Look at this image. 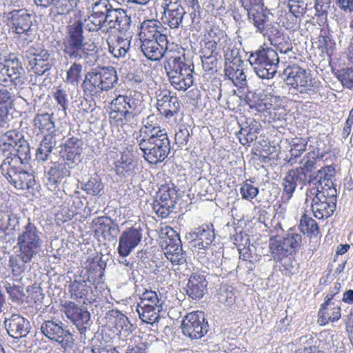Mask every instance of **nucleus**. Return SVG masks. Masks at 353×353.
I'll list each match as a JSON object with an SVG mask.
<instances>
[{
  "label": "nucleus",
  "instance_id": "a19ab883",
  "mask_svg": "<svg viewBox=\"0 0 353 353\" xmlns=\"http://www.w3.org/2000/svg\"><path fill=\"white\" fill-rule=\"evenodd\" d=\"M27 61L28 69L37 76H48L50 74V70L52 65L50 60L41 61L34 57H30V59H27Z\"/></svg>",
  "mask_w": 353,
  "mask_h": 353
},
{
  "label": "nucleus",
  "instance_id": "6ab92c4d",
  "mask_svg": "<svg viewBox=\"0 0 353 353\" xmlns=\"http://www.w3.org/2000/svg\"><path fill=\"white\" fill-rule=\"evenodd\" d=\"M143 238L142 229L134 225L124 230L119 240L117 251L120 256H128Z\"/></svg>",
  "mask_w": 353,
  "mask_h": 353
},
{
  "label": "nucleus",
  "instance_id": "f03ea898",
  "mask_svg": "<svg viewBox=\"0 0 353 353\" xmlns=\"http://www.w3.org/2000/svg\"><path fill=\"white\" fill-rule=\"evenodd\" d=\"M334 172L332 165H326L308 176L311 188L306 193L307 199L313 196L311 209L318 219L329 218L336 210L337 194L332 181Z\"/></svg>",
  "mask_w": 353,
  "mask_h": 353
},
{
  "label": "nucleus",
  "instance_id": "bf43d9fd",
  "mask_svg": "<svg viewBox=\"0 0 353 353\" xmlns=\"http://www.w3.org/2000/svg\"><path fill=\"white\" fill-rule=\"evenodd\" d=\"M201 57L208 58L209 57H219V52L217 48V43L214 40L204 41L201 44Z\"/></svg>",
  "mask_w": 353,
  "mask_h": 353
},
{
  "label": "nucleus",
  "instance_id": "37998d69",
  "mask_svg": "<svg viewBox=\"0 0 353 353\" xmlns=\"http://www.w3.org/2000/svg\"><path fill=\"white\" fill-rule=\"evenodd\" d=\"M90 292V288L85 281H74L70 285V293L71 297L77 301H82L85 303V299Z\"/></svg>",
  "mask_w": 353,
  "mask_h": 353
},
{
  "label": "nucleus",
  "instance_id": "423d86ee",
  "mask_svg": "<svg viewBox=\"0 0 353 353\" xmlns=\"http://www.w3.org/2000/svg\"><path fill=\"white\" fill-rule=\"evenodd\" d=\"M118 81L117 73L112 66L97 68L88 72L82 83L84 92L92 97H97L103 91L112 88Z\"/></svg>",
  "mask_w": 353,
  "mask_h": 353
},
{
  "label": "nucleus",
  "instance_id": "09e8293b",
  "mask_svg": "<svg viewBox=\"0 0 353 353\" xmlns=\"http://www.w3.org/2000/svg\"><path fill=\"white\" fill-rule=\"evenodd\" d=\"M10 154L17 158H20V161L24 164L28 163V161L30 159V149L28 141L23 137L18 144L9 152Z\"/></svg>",
  "mask_w": 353,
  "mask_h": 353
},
{
  "label": "nucleus",
  "instance_id": "58836bf2",
  "mask_svg": "<svg viewBox=\"0 0 353 353\" xmlns=\"http://www.w3.org/2000/svg\"><path fill=\"white\" fill-rule=\"evenodd\" d=\"M56 143V139L52 134H46L43 137L36 152V157L39 162L43 163L50 159V156Z\"/></svg>",
  "mask_w": 353,
  "mask_h": 353
},
{
  "label": "nucleus",
  "instance_id": "f704fd0d",
  "mask_svg": "<svg viewBox=\"0 0 353 353\" xmlns=\"http://www.w3.org/2000/svg\"><path fill=\"white\" fill-rule=\"evenodd\" d=\"M5 156L6 158L3 160L0 165V170L1 174L8 180L21 168L26 167V165L20 161V158H17L9 152L8 154L5 153Z\"/></svg>",
  "mask_w": 353,
  "mask_h": 353
},
{
  "label": "nucleus",
  "instance_id": "2f4dec72",
  "mask_svg": "<svg viewBox=\"0 0 353 353\" xmlns=\"http://www.w3.org/2000/svg\"><path fill=\"white\" fill-rule=\"evenodd\" d=\"M70 169L63 163H52L50 167L46 170L50 185L55 188L63 178L70 175Z\"/></svg>",
  "mask_w": 353,
  "mask_h": 353
},
{
  "label": "nucleus",
  "instance_id": "a878e982",
  "mask_svg": "<svg viewBox=\"0 0 353 353\" xmlns=\"http://www.w3.org/2000/svg\"><path fill=\"white\" fill-rule=\"evenodd\" d=\"M169 32V30L164 27L159 21L145 20L141 25L140 40H145V39H163L165 40Z\"/></svg>",
  "mask_w": 353,
  "mask_h": 353
},
{
  "label": "nucleus",
  "instance_id": "6e6d98bb",
  "mask_svg": "<svg viewBox=\"0 0 353 353\" xmlns=\"http://www.w3.org/2000/svg\"><path fill=\"white\" fill-rule=\"evenodd\" d=\"M121 13V8L114 9L108 2V6L105 8V27L108 28H116V23L118 21L119 14Z\"/></svg>",
  "mask_w": 353,
  "mask_h": 353
},
{
  "label": "nucleus",
  "instance_id": "aec40b11",
  "mask_svg": "<svg viewBox=\"0 0 353 353\" xmlns=\"http://www.w3.org/2000/svg\"><path fill=\"white\" fill-rule=\"evenodd\" d=\"M139 48L144 56L151 61H159L166 52L168 44V38L139 41Z\"/></svg>",
  "mask_w": 353,
  "mask_h": 353
},
{
  "label": "nucleus",
  "instance_id": "20e7f679",
  "mask_svg": "<svg viewBox=\"0 0 353 353\" xmlns=\"http://www.w3.org/2000/svg\"><path fill=\"white\" fill-rule=\"evenodd\" d=\"M109 112L110 125L114 127H133L138 121L139 115L144 108L143 94L140 92L130 91L127 95H119L111 102Z\"/></svg>",
  "mask_w": 353,
  "mask_h": 353
},
{
  "label": "nucleus",
  "instance_id": "39448f33",
  "mask_svg": "<svg viewBox=\"0 0 353 353\" xmlns=\"http://www.w3.org/2000/svg\"><path fill=\"white\" fill-rule=\"evenodd\" d=\"M302 244V236L290 230L283 236L270 239L269 248L274 260L281 263V270L285 275L292 274L296 269V261L293 256Z\"/></svg>",
  "mask_w": 353,
  "mask_h": 353
},
{
  "label": "nucleus",
  "instance_id": "f257e3e1",
  "mask_svg": "<svg viewBox=\"0 0 353 353\" xmlns=\"http://www.w3.org/2000/svg\"><path fill=\"white\" fill-rule=\"evenodd\" d=\"M62 43V51L66 59L73 60L74 62L66 72L65 82L77 86L83 71V65L78 61L83 60L88 64H92L97 60L98 49L94 42L85 40L81 21L68 25Z\"/></svg>",
  "mask_w": 353,
  "mask_h": 353
},
{
  "label": "nucleus",
  "instance_id": "e2e57ef3",
  "mask_svg": "<svg viewBox=\"0 0 353 353\" xmlns=\"http://www.w3.org/2000/svg\"><path fill=\"white\" fill-rule=\"evenodd\" d=\"M14 92L12 88H8L3 85L0 88V106L10 108L14 101Z\"/></svg>",
  "mask_w": 353,
  "mask_h": 353
},
{
  "label": "nucleus",
  "instance_id": "c9c22d12",
  "mask_svg": "<svg viewBox=\"0 0 353 353\" xmlns=\"http://www.w3.org/2000/svg\"><path fill=\"white\" fill-rule=\"evenodd\" d=\"M154 119V115H150L143 121V127L141 128L135 137L136 141H140L142 139L165 131V129H162L158 124L153 123Z\"/></svg>",
  "mask_w": 353,
  "mask_h": 353
},
{
  "label": "nucleus",
  "instance_id": "49530a36",
  "mask_svg": "<svg viewBox=\"0 0 353 353\" xmlns=\"http://www.w3.org/2000/svg\"><path fill=\"white\" fill-rule=\"evenodd\" d=\"M23 137L21 134L14 131L10 130L6 132L5 134L1 135L0 138V142L1 145L3 147L2 149L3 152L6 153L10 152L22 139Z\"/></svg>",
  "mask_w": 353,
  "mask_h": 353
},
{
  "label": "nucleus",
  "instance_id": "4d7b16f0",
  "mask_svg": "<svg viewBox=\"0 0 353 353\" xmlns=\"http://www.w3.org/2000/svg\"><path fill=\"white\" fill-rule=\"evenodd\" d=\"M336 77L344 87L349 89L353 88V68H347L338 70Z\"/></svg>",
  "mask_w": 353,
  "mask_h": 353
},
{
  "label": "nucleus",
  "instance_id": "603ef678",
  "mask_svg": "<svg viewBox=\"0 0 353 353\" xmlns=\"http://www.w3.org/2000/svg\"><path fill=\"white\" fill-rule=\"evenodd\" d=\"M23 57L26 59H30V57H34L41 61L50 60V54L40 44H37L30 47L26 51L23 52Z\"/></svg>",
  "mask_w": 353,
  "mask_h": 353
},
{
  "label": "nucleus",
  "instance_id": "bb28decb",
  "mask_svg": "<svg viewBox=\"0 0 353 353\" xmlns=\"http://www.w3.org/2000/svg\"><path fill=\"white\" fill-rule=\"evenodd\" d=\"M208 281L203 274L194 273L185 288L187 295L193 300L201 299L207 290Z\"/></svg>",
  "mask_w": 353,
  "mask_h": 353
},
{
  "label": "nucleus",
  "instance_id": "5fc2aeb1",
  "mask_svg": "<svg viewBox=\"0 0 353 353\" xmlns=\"http://www.w3.org/2000/svg\"><path fill=\"white\" fill-rule=\"evenodd\" d=\"M281 21L287 30L294 32L299 28L301 19L290 12H286L281 17Z\"/></svg>",
  "mask_w": 353,
  "mask_h": 353
},
{
  "label": "nucleus",
  "instance_id": "79ce46f5",
  "mask_svg": "<svg viewBox=\"0 0 353 353\" xmlns=\"http://www.w3.org/2000/svg\"><path fill=\"white\" fill-rule=\"evenodd\" d=\"M163 307H137V311L139 318L144 323L153 324L157 322L160 318V312Z\"/></svg>",
  "mask_w": 353,
  "mask_h": 353
},
{
  "label": "nucleus",
  "instance_id": "c03bdc74",
  "mask_svg": "<svg viewBox=\"0 0 353 353\" xmlns=\"http://www.w3.org/2000/svg\"><path fill=\"white\" fill-rule=\"evenodd\" d=\"M163 301L153 290H145L140 296V301L137 307H163Z\"/></svg>",
  "mask_w": 353,
  "mask_h": 353
},
{
  "label": "nucleus",
  "instance_id": "c756f323",
  "mask_svg": "<svg viewBox=\"0 0 353 353\" xmlns=\"http://www.w3.org/2000/svg\"><path fill=\"white\" fill-rule=\"evenodd\" d=\"M307 139H292L289 143V154L286 155L284 159L286 163L291 165L297 163L303 153L307 150Z\"/></svg>",
  "mask_w": 353,
  "mask_h": 353
},
{
  "label": "nucleus",
  "instance_id": "6e6552de",
  "mask_svg": "<svg viewBox=\"0 0 353 353\" xmlns=\"http://www.w3.org/2000/svg\"><path fill=\"white\" fill-rule=\"evenodd\" d=\"M248 61L259 77L270 79L277 72L279 57L274 49L261 48L250 53Z\"/></svg>",
  "mask_w": 353,
  "mask_h": 353
},
{
  "label": "nucleus",
  "instance_id": "f8f14e48",
  "mask_svg": "<svg viewBox=\"0 0 353 353\" xmlns=\"http://www.w3.org/2000/svg\"><path fill=\"white\" fill-rule=\"evenodd\" d=\"M41 333L49 340L57 343L63 348H70L74 344L71 332L63 323L56 319L45 321L41 326Z\"/></svg>",
  "mask_w": 353,
  "mask_h": 353
},
{
  "label": "nucleus",
  "instance_id": "052dcab7",
  "mask_svg": "<svg viewBox=\"0 0 353 353\" xmlns=\"http://www.w3.org/2000/svg\"><path fill=\"white\" fill-rule=\"evenodd\" d=\"M218 299L221 303L230 306L234 303L236 296L232 288L223 287L220 289Z\"/></svg>",
  "mask_w": 353,
  "mask_h": 353
},
{
  "label": "nucleus",
  "instance_id": "ddd939ff",
  "mask_svg": "<svg viewBox=\"0 0 353 353\" xmlns=\"http://www.w3.org/2000/svg\"><path fill=\"white\" fill-rule=\"evenodd\" d=\"M161 248L165 257L172 265H181L185 262V254L182 249L179 234L170 227L166 228Z\"/></svg>",
  "mask_w": 353,
  "mask_h": 353
},
{
  "label": "nucleus",
  "instance_id": "c85d7f7f",
  "mask_svg": "<svg viewBox=\"0 0 353 353\" xmlns=\"http://www.w3.org/2000/svg\"><path fill=\"white\" fill-rule=\"evenodd\" d=\"M306 183H307V180L299 172V170H290L283 180V193L282 197L286 200L290 199L297 185L303 186Z\"/></svg>",
  "mask_w": 353,
  "mask_h": 353
},
{
  "label": "nucleus",
  "instance_id": "f3484780",
  "mask_svg": "<svg viewBox=\"0 0 353 353\" xmlns=\"http://www.w3.org/2000/svg\"><path fill=\"white\" fill-rule=\"evenodd\" d=\"M156 98L157 108L161 115L168 119L178 114L180 103L175 93L168 90H159Z\"/></svg>",
  "mask_w": 353,
  "mask_h": 353
},
{
  "label": "nucleus",
  "instance_id": "5701e85b",
  "mask_svg": "<svg viewBox=\"0 0 353 353\" xmlns=\"http://www.w3.org/2000/svg\"><path fill=\"white\" fill-rule=\"evenodd\" d=\"M309 152L298 162L301 165L295 170L308 181V176L312 174V170L315 168L317 161L323 159L326 154V151H321L319 145L316 146L310 145Z\"/></svg>",
  "mask_w": 353,
  "mask_h": 353
},
{
  "label": "nucleus",
  "instance_id": "1a4fd4ad",
  "mask_svg": "<svg viewBox=\"0 0 353 353\" xmlns=\"http://www.w3.org/2000/svg\"><path fill=\"white\" fill-rule=\"evenodd\" d=\"M137 143L145 160L151 164L163 162L170 152V141L166 131Z\"/></svg>",
  "mask_w": 353,
  "mask_h": 353
},
{
  "label": "nucleus",
  "instance_id": "9d476101",
  "mask_svg": "<svg viewBox=\"0 0 353 353\" xmlns=\"http://www.w3.org/2000/svg\"><path fill=\"white\" fill-rule=\"evenodd\" d=\"M283 76L286 83L302 94L303 98L316 93L314 80L301 67L296 65L288 66L283 70Z\"/></svg>",
  "mask_w": 353,
  "mask_h": 353
},
{
  "label": "nucleus",
  "instance_id": "473e14b6",
  "mask_svg": "<svg viewBox=\"0 0 353 353\" xmlns=\"http://www.w3.org/2000/svg\"><path fill=\"white\" fill-rule=\"evenodd\" d=\"M8 181L17 190L30 189L35 183L34 176L26 170V167L21 168Z\"/></svg>",
  "mask_w": 353,
  "mask_h": 353
},
{
  "label": "nucleus",
  "instance_id": "0e129e2a",
  "mask_svg": "<svg viewBox=\"0 0 353 353\" xmlns=\"http://www.w3.org/2000/svg\"><path fill=\"white\" fill-rule=\"evenodd\" d=\"M240 193L242 199L250 201L257 196L259 194V189L252 183H248V181L247 180L243 183L240 188Z\"/></svg>",
  "mask_w": 353,
  "mask_h": 353
},
{
  "label": "nucleus",
  "instance_id": "864d4df0",
  "mask_svg": "<svg viewBox=\"0 0 353 353\" xmlns=\"http://www.w3.org/2000/svg\"><path fill=\"white\" fill-rule=\"evenodd\" d=\"M243 63L240 57L239 48L236 44L230 42L225 50V65L234 63Z\"/></svg>",
  "mask_w": 353,
  "mask_h": 353
},
{
  "label": "nucleus",
  "instance_id": "393cba45",
  "mask_svg": "<svg viewBox=\"0 0 353 353\" xmlns=\"http://www.w3.org/2000/svg\"><path fill=\"white\" fill-rule=\"evenodd\" d=\"M108 6L107 0H99L92 5L87 19V27L90 32L97 31L105 27V8Z\"/></svg>",
  "mask_w": 353,
  "mask_h": 353
},
{
  "label": "nucleus",
  "instance_id": "3c124183",
  "mask_svg": "<svg viewBox=\"0 0 353 353\" xmlns=\"http://www.w3.org/2000/svg\"><path fill=\"white\" fill-rule=\"evenodd\" d=\"M81 188L88 194L98 195L103 189V185L100 177L95 174L90 176L88 180L82 184Z\"/></svg>",
  "mask_w": 353,
  "mask_h": 353
},
{
  "label": "nucleus",
  "instance_id": "13d9d810",
  "mask_svg": "<svg viewBox=\"0 0 353 353\" xmlns=\"http://www.w3.org/2000/svg\"><path fill=\"white\" fill-rule=\"evenodd\" d=\"M307 4L303 1L289 0L288 3V12L302 20L307 10Z\"/></svg>",
  "mask_w": 353,
  "mask_h": 353
},
{
  "label": "nucleus",
  "instance_id": "7ed1b4c3",
  "mask_svg": "<svg viewBox=\"0 0 353 353\" xmlns=\"http://www.w3.org/2000/svg\"><path fill=\"white\" fill-rule=\"evenodd\" d=\"M42 236V232L28 219L17 238L19 254L9 258L8 266L14 276L21 275L26 270V264L39 253L43 245Z\"/></svg>",
  "mask_w": 353,
  "mask_h": 353
},
{
  "label": "nucleus",
  "instance_id": "0eeeda50",
  "mask_svg": "<svg viewBox=\"0 0 353 353\" xmlns=\"http://www.w3.org/2000/svg\"><path fill=\"white\" fill-rule=\"evenodd\" d=\"M164 68L170 84L179 91H185L193 84V68L179 56L167 58Z\"/></svg>",
  "mask_w": 353,
  "mask_h": 353
},
{
  "label": "nucleus",
  "instance_id": "e433bc0d",
  "mask_svg": "<svg viewBox=\"0 0 353 353\" xmlns=\"http://www.w3.org/2000/svg\"><path fill=\"white\" fill-rule=\"evenodd\" d=\"M243 63H233L225 64V75L232 81L236 85L243 86L245 85L246 76L242 68Z\"/></svg>",
  "mask_w": 353,
  "mask_h": 353
},
{
  "label": "nucleus",
  "instance_id": "dca6fc26",
  "mask_svg": "<svg viewBox=\"0 0 353 353\" xmlns=\"http://www.w3.org/2000/svg\"><path fill=\"white\" fill-rule=\"evenodd\" d=\"M82 141L77 137L68 139L61 145L59 150L60 159L69 168L76 167L82 160Z\"/></svg>",
  "mask_w": 353,
  "mask_h": 353
},
{
  "label": "nucleus",
  "instance_id": "72a5a7b5",
  "mask_svg": "<svg viewBox=\"0 0 353 353\" xmlns=\"http://www.w3.org/2000/svg\"><path fill=\"white\" fill-rule=\"evenodd\" d=\"M107 43L109 53L117 59L125 57L130 47V41L121 37L110 38L107 40Z\"/></svg>",
  "mask_w": 353,
  "mask_h": 353
},
{
  "label": "nucleus",
  "instance_id": "a18cd8bd",
  "mask_svg": "<svg viewBox=\"0 0 353 353\" xmlns=\"http://www.w3.org/2000/svg\"><path fill=\"white\" fill-rule=\"evenodd\" d=\"M6 68L8 69V74L11 79V83L17 85L20 81L21 76L23 72V69L17 56L11 57V59L8 60V63L4 65Z\"/></svg>",
  "mask_w": 353,
  "mask_h": 353
},
{
  "label": "nucleus",
  "instance_id": "a211bd4d",
  "mask_svg": "<svg viewBox=\"0 0 353 353\" xmlns=\"http://www.w3.org/2000/svg\"><path fill=\"white\" fill-rule=\"evenodd\" d=\"M63 312L68 319L75 325L81 336H85V332L90 320V312L85 308L77 306L72 302L65 303Z\"/></svg>",
  "mask_w": 353,
  "mask_h": 353
},
{
  "label": "nucleus",
  "instance_id": "b1692460",
  "mask_svg": "<svg viewBox=\"0 0 353 353\" xmlns=\"http://www.w3.org/2000/svg\"><path fill=\"white\" fill-rule=\"evenodd\" d=\"M164 16L162 20L171 29L179 28L183 22V17L186 13L181 3L178 1L165 3L163 6Z\"/></svg>",
  "mask_w": 353,
  "mask_h": 353
},
{
  "label": "nucleus",
  "instance_id": "69168bd1",
  "mask_svg": "<svg viewBox=\"0 0 353 353\" xmlns=\"http://www.w3.org/2000/svg\"><path fill=\"white\" fill-rule=\"evenodd\" d=\"M190 137V132L188 128L181 125L175 133V143L179 147H183L187 145Z\"/></svg>",
  "mask_w": 353,
  "mask_h": 353
},
{
  "label": "nucleus",
  "instance_id": "8fccbe9b",
  "mask_svg": "<svg viewBox=\"0 0 353 353\" xmlns=\"http://www.w3.org/2000/svg\"><path fill=\"white\" fill-rule=\"evenodd\" d=\"M255 124V125H250L245 128H242L239 132V141L242 145L252 143L257 139L260 128L256 123Z\"/></svg>",
  "mask_w": 353,
  "mask_h": 353
},
{
  "label": "nucleus",
  "instance_id": "338daca9",
  "mask_svg": "<svg viewBox=\"0 0 353 353\" xmlns=\"http://www.w3.org/2000/svg\"><path fill=\"white\" fill-rule=\"evenodd\" d=\"M115 326L117 330L126 333L132 332L134 329L133 324L130 322L125 315L122 314L117 316L115 321Z\"/></svg>",
  "mask_w": 353,
  "mask_h": 353
},
{
  "label": "nucleus",
  "instance_id": "4468645a",
  "mask_svg": "<svg viewBox=\"0 0 353 353\" xmlns=\"http://www.w3.org/2000/svg\"><path fill=\"white\" fill-rule=\"evenodd\" d=\"M177 194L176 190L167 185H161L157 193L153 202L152 208L155 213L164 219L169 216L174 208L176 203Z\"/></svg>",
  "mask_w": 353,
  "mask_h": 353
},
{
  "label": "nucleus",
  "instance_id": "de8ad7c7",
  "mask_svg": "<svg viewBox=\"0 0 353 353\" xmlns=\"http://www.w3.org/2000/svg\"><path fill=\"white\" fill-rule=\"evenodd\" d=\"M299 228L301 231L307 236H316L319 233V228L317 223L306 214L302 216Z\"/></svg>",
  "mask_w": 353,
  "mask_h": 353
},
{
  "label": "nucleus",
  "instance_id": "412c9836",
  "mask_svg": "<svg viewBox=\"0 0 353 353\" xmlns=\"http://www.w3.org/2000/svg\"><path fill=\"white\" fill-rule=\"evenodd\" d=\"M5 327L10 336L14 339L26 337L31 330L30 321L18 314H13L4 320Z\"/></svg>",
  "mask_w": 353,
  "mask_h": 353
},
{
  "label": "nucleus",
  "instance_id": "7c9ffc66",
  "mask_svg": "<svg viewBox=\"0 0 353 353\" xmlns=\"http://www.w3.org/2000/svg\"><path fill=\"white\" fill-rule=\"evenodd\" d=\"M96 225V232L101 233L105 239L111 241L119 232V227L110 217H98L94 221Z\"/></svg>",
  "mask_w": 353,
  "mask_h": 353
},
{
  "label": "nucleus",
  "instance_id": "4be33fe9",
  "mask_svg": "<svg viewBox=\"0 0 353 353\" xmlns=\"http://www.w3.org/2000/svg\"><path fill=\"white\" fill-rule=\"evenodd\" d=\"M193 246L198 250L208 248L214 240L215 234L212 224H203L189 233Z\"/></svg>",
  "mask_w": 353,
  "mask_h": 353
},
{
  "label": "nucleus",
  "instance_id": "4c0bfd02",
  "mask_svg": "<svg viewBox=\"0 0 353 353\" xmlns=\"http://www.w3.org/2000/svg\"><path fill=\"white\" fill-rule=\"evenodd\" d=\"M34 126L42 133L52 134L55 132V123L52 114H37L34 118Z\"/></svg>",
  "mask_w": 353,
  "mask_h": 353
},
{
  "label": "nucleus",
  "instance_id": "680f3d73",
  "mask_svg": "<svg viewBox=\"0 0 353 353\" xmlns=\"http://www.w3.org/2000/svg\"><path fill=\"white\" fill-rule=\"evenodd\" d=\"M78 0H54V6L57 8V14L69 13L77 5Z\"/></svg>",
  "mask_w": 353,
  "mask_h": 353
},
{
  "label": "nucleus",
  "instance_id": "cd10ccee",
  "mask_svg": "<svg viewBox=\"0 0 353 353\" xmlns=\"http://www.w3.org/2000/svg\"><path fill=\"white\" fill-rule=\"evenodd\" d=\"M248 19L253 23L257 32L264 36L268 34L269 29L272 26L270 21L268 11L261 8L247 12Z\"/></svg>",
  "mask_w": 353,
  "mask_h": 353
},
{
  "label": "nucleus",
  "instance_id": "9b49d317",
  "mask_svg": "<svg viewBox=\"0 0 353 353\" xmlns=\"http://www.w3.org/2000/svg\"><path fill=\"white\" fill-rule=\"evenodd\" d=\"M5 22L12 31L19 35L23 45L32 42L34 39L31 26L32 17L26 10H14L4 13Z\"/></svg>",
  "mask_w": 353,
  "mask_h": 353
},
{
  "label": "nucleus",
  "instance_id": "2eb2a0df",
  "mask_svg": "<svg viewBox=\"0 0 353 353\" xmlns=\"http://www.w3.org/2000/svg\"><path fill=\"white\" fill-rule=\"evenodd\" d=\"M182 332L192 339H201L208 330V323L203 312L196 311L188 313L183 318Z\"/></svg>",
  "mask_w": 353,
  "mask_h": 353
},
{
  "label": "nucleus",
  "instance_id": "ea45409f",
  "mask_svg": "<svg viewBox=\"0 0 353 353\" xmlns=\"http://www.w3.org/2000/svg\"><path fill=\"white\" fill-rule=\"evenodd\" d=\"M134 167L132 157L128 154H123L120 159L115 162L116 173L121 176H130L132 173Z\"/></svg>",
  "mask_w": 353,
  "mask_h": 353
},
{
  "label": "nucleus",
  "instance_id": "774afa93",
  "mask_svg": "<svg viewBox=\"0 0 353 353\" xmlns=\"http://www.w3.org/2000/svg\"><path fill=\"white\" fill-rule=\"evenodd\" d=\"M335 43L327 36H320L319 38V48L323 53L330 56L334 50Z\"/></svg>",
  "mask_w": 353,
  "mask_h": 353
}]
</instances>
